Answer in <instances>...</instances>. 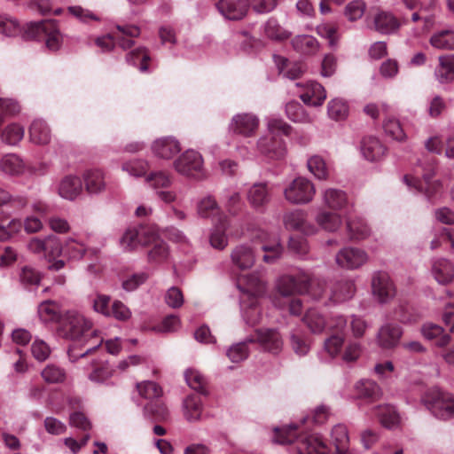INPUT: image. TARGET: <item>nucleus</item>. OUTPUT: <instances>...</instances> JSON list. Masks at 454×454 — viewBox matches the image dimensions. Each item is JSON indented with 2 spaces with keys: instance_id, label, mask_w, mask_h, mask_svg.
I'll use <instances>...</instances> for the list:
<instances>
[{
  "instance_id": "obj_60",
  "label": "nucleus",
  "mask_w": 454,
  "mask_h": 454,
  "mask_svg": "<svg viewBox=\"0 0 454 454\" xmlns=\"http://www.w3.org/2000/svg\"><path fill=\"white\" fill-rule=\"evenodd\" d=\"M365 9L366 4L363 0H353L346 5L344 15L348 20L355 21L363 17Z\"/></svg>"
},
{
  "instance_id": "obj_15",
  "label": "nucleus",
  "mask_w": 454,
  "mask_h": 454,
  "mask_svg": "<svg viewBox=\"0 0 454 454\" xmlns=\"http://www.w3.org/2000/svg\"><path fill=\"white\" fill-rule=\"evenodd\" d=\"M296 86L301 88L299 97L305 105L320 106L326 98L325 88L317 82H297Z\"/></svg>"
},
{
  "instance_id": "obj_51",
  "label": "nucleus",
  "mask_w": 454,
  "mask_h": 454,
  "mask_svg": "<svg viewBox=\"0 0 454 454\" xmlns=\"http://www.w3.org/2000/svg\"><path fill=\"white\" fill-rule=\"evenodd\" d=\"M59 247V241L55 237H48L44 239L38 238L31 239L27 243V249L34 254H41L49 249Z\"/></svg>"
},
{
  "instance_id": "obj_19",
  "label": "nucleus",
  "mask_w": 454,
  "mask_h": 454,
  "mask_svg": "<svg viewBox=\"0 0 454 454\" xmlns=\"http://www.w3.org/2000/svg\"><path fill=\"white\" fill-rule=\"evenodd\" d=\"M152 151L156 157L169 160L180 153L181 145L176 137H164L153 141Z\"/></svg>"
},
{
  "instance_id": "obj_48",
  "label": "nucleus",
  "mask_w": 454,
  "mask_h": 454,
  "mask_svg": "<svg viewBox=\"0 0 454 454\" xmlns=\"http://www.w3.org/2000/svg\"><path fill=\"white\" fill-rule=\"evenodd\" d=\"M430 43L440 50H454V30H440L431 37Z\"/></svg>"
},
{
  "instance_id": "obj_1",
  "label": "nucleus",
  "mask_w": 454,
  "mask_h": 454,
  "mask_svg": "<svg viewBox=\"0 0 454 454\" xmlns=\"http://www.w3.org/2000/svg\"><path fill=\"white\" fill-rule=\"evenodd\" d=\"M297 427L275 428L274 442L280 444L295 443L297 454H326L328 447L318 434L296 435Z\"/></svg>"
},
{
  "instance_id": "obj_12",
  "label": "nucleus",
  "mask_w": 454,
  "mask_h": 454,
  "mask_svg": "<svg viewBox=\"0 0 454 454\" xmlns=\"http://www.w3.org/2000/svg\"><path fill=\"white\" fill-rule=\"evenodd\" d=\"M249 342H257L263 350L277 355L283 348V340L276 329L262 328L255 331V339H248Z\"/></svg>"
},
{
  "instance_id": "obj_38",
  "label": "nucleus",
  "mask_w": 454,
  "mask_h": 454,
  "mask_svg": "<svg viewBox=\"0 0 454 454\" xmlns=\"http://www.w3.org/2000/svg\"><path fill=\"white\" fill-rule=\"evenodd\" d=\"M315 221L320 228L329 232L338 231L342 224L340 215L325 210L317 213Z\"/></svg>"
},
{
  "instance_id": "obj_34",
  "label": "nucleus",
  "mask_w": 454,
  "mask_h": 454,
  "mask_svg": "<svg viewBox=\"0 0 454 454\" xmlns=\"http://www.w3.org/2000/svg\"><path fill=\"white\" fill-rule=\"evenodd\" d=\"M356 288L352 280L341 279L331 286L330 300L333 302H341L353 297Z\"/></svg>"
},
{
  "instance_id": "obj_28",
  "label": "nucleus",
  "mask_w": 454,
  "mask_h": 454,
  "mask_svg": "<svg viewBox=\"0 0 454 454\" xmlns=\"http://www.w3.org/2000/svg\"><path fill=\"white\" fill-rule=\"evenodd\" d=\"M402 334L403 331L399 325L387 324L379 330L378 342L384 348H391L398 343Z\"/></svg>"
},
{
  "instance_id": "obj_31",
  "label": "nucleus",
  "mask_w": 454,
  "mask_h": 454,
  "mask_svg": "<svg viewBox=\"0 0 454 454\" xmlns=\"http://www.w3.org/2000/svg\"><path fill=\"white\" fill-rule=\"evenodd\" d=\"M324 205L332 210H341L348 205V197L344 191L327 188L322 192Z\"/></svg>"
},
{
  "instance_id": "obj_13",
  "label": "nucleus",
  "mask_w": 454,
  "mask_h": 454,
  "mask_svg": "<svg viewBox=\"0 0 454 454\" xmlns=\"http://www.w3.org/2000/svg\"><path fill=\"white\" fill-rule=\"evenodd\" d=\"M368 261V254L365 251L357 247H344L340 249L336 256V263L347 270H356L363 266Z\"/></svg>"
},
{
  "instance_id": "obj_44",
  "label": "nucleus",
  "mask_w": 454,
  "mask_h": 454,
  "mask_svg": "<svg viewBox=\"0 0 454 454\" xmlns=\"http://www.w3.org/2000/svg\"><path fill=\"white\" fill-rule=\"evenodd\" d=\"M229 227V223L226 217L220 216L218 218V224L210 235V244L214 248L223 250L228 245V239L225 231Z\"/></svg>"
},
{
  "instance_id": "obj_47",
  "label": "nucleus",
  "mask_w": 454,
  "mask_h": 454,
  "mask_svg": "<svg viewBox=\"0 0 454 454\" xmlns=\"http://www.w3.org/2000/svg\"><path fill=\"white\" fill-rule=\"evenodd\" d=\"M38 315L44 323L57 322L60 323L63 316L60 315L59 305L51 301H44L38 306Z\"/></svg>"
},
{
  "instance_id": "obj_18",
  "label": "nucleus",
  "mask_w": 454,
  "mask_h": 454,
  "mask_svg": "<svg viewBox=\"0 0 454 454\" xmlns=\"http://www.w3.org/2000/svg\"><path fill=\"white\" fill-rule=\"evenodd\" d=\"M284 224L286 229L299 231L306 235L314 234L317 228L306 220V213L303 210H294L284 215Z\"/></svg>"
},
{
  "instance_id": "obj_5",
  "label": "nucleus",
  "mask_w": 454,
  "mask_h": 454,
  "mask_svg": "<svg viewBox=\"0 0 454 454\" xmlns=\"http://www.w3.org/2000/svg\"><path fill=\"white\" fill-rule=\"evenodd\" d=\"M316 193L315 185L305 177L294 179L284 190L285 199L294 205H302L310 202Z\"/></svg>"
},
{
  "instance_id": "obj_26",
  "label": "nucleus",
  "mask_w": 454,
  "mask_h": 454,
  "mask_svg": "<svg viewBox=\"0 0 454 454\" xmlns=\"http://www.w3.org/2000/svg\"><path fill=\"white\" fill-rule=\"evenodd\" d=\"M152 248L148 252V259L151 262H161L169 256V249L167 243L159 238L154 229H152L149 234Z\"/></svg>"
},
{
  "instance_id": "obj_2",
  "label": "nucleus",
  "mask_w": 454,
  "mask_h": 454,
  "mask_svg": "<svg viewBox=\"0 0 454 454\" xmlns=\"http://www.w3.org/2000/svg\"><path fill=\"white\" fill-rule=\"evenodd\" d=\"M277 288L283 296L308 293L313 299L319 300L324 295L325 282L311 278L309 274L301 272L297 276L280 277L277 283Z\"/></svg>"
},
{
  "instance_id": "obj_36",
  "label": "nucleus",
  "mask_w": 454,
  "mask_h": 454,
  "mask_svg": "<svg viewBox=\"0 0 454 454\" xmlns=\"http://www.w3.org/2000/svg\"><path fill=\"white\" fill-rule=\"evenodd\" d=\"M422 335L429 340H434L435 345L443 348L450 342V336L444 333L442 327L433 323H426L421 327Z\"/></svg>"
},
{
  "instance_id": "obj_46",
  "label": "nucleus",
  "mask_w": 454,
  "mask_h": 454,
  "mask_svg": "<svg viewBox=\"0 0 454 454\" xmlns=\"http://www.w3.org/2000/svg\"><path fill=\"white\" fill-rule=\"evenodd\" d=\"M144 416L153 421H165L169 417V411L162 402L150 401L144 407Z\"/></svg>"
},
{
  "instance_id": "obj_52",
  "label": "nucleus",
  "mask_w": 454,
  "mask_h": 454,
  "mask_svg": "<svg viewBox=\"0 0 454 454\" xmlns=\"http://www.w3.org/2000/svg\"><path fill=\"white\" fill-rule=\"evenodd\" d=\"M145 182L154 190L168 188L172 184L171 176L165 171H153L145 176Z\"/></svg>"
},
{
  "instance_id": "obj_10",
  "label": "nucleus",
  "mask_w": 454,
  "mask_h": 454,
  "mask_svg": "<svg viewBox=\"0 0 454 454\" xmlns=\"http://www.w3.org/2000/svg\"><path fill=\"white\" fill-rule=\"evenodd\" d=\"M260 124L259 117L252 113L235 114L229 124L231 132L245 137H251L256 133Z\"/></svg>"
},
{
  "instance_id": "obj_39",
  "label": "nucleus",
  "mask_w": 454,
  "mask_h": 454,
  "mask_svg": "<svg viewBox=\"0 0 454 454\" xmlns=\"http://www.w3.org/2000/svg\"><path fill=\"white\" fill-rule=\"evenodd\" d=\"M286 114L294 122L309 124L314 121V117L297 101H291L286 105Z\"/></svg>"
},
{
  "instance_id": "obj_25",
  "label": "nucleus",
  "mask_w": 454,
  "mask_h": 454,
  "mask_svg": "<svg viewBox=\"0 0 454 454\" xmlns=\"http://www.w3.org/2000/svg\"><path fill=\"white\" fill-rule=\"evenodd\" d=\"M247 197L251 207L261 208L270 200V191L266 183H256L248 189Z\"/></svg>"
},
{
  "instance_id": "obj_30",
  "label": "nucleus",
  "mask_w": 454,
  "mask_h": 454,
  "mask_svg": "<svg viewBox=\"0 0 454 454\" xmlns=\"http://www.w3.org/2000/svg\"><path fill=\"white\" fill-rule=\"evenodd\" d=\"M346 228L351 239L361 240L371 235V228L360 216L347 215Z\"/></svg>"
},
{
  "instance_id": "obj_37",
  "label": "nucleus",
  "mask_w": 454,
  "mask_h": 454,
  "mask_svg": "<svg viewBox=\"0 0 454 454\" xmlns=\"http://www.w3.org/2000/svg\"><path fill=\"white\" fill-rule=\"evenodd\" d=\"M302 321L309 330L315 334L322 333L327 327V320L317 309H309Z\"/></svg>"
},
{
  "instance_id": "obj_54",
  "label": "nucleus",
  "mask_w": 454,
  "mask_h": 454,
  "mask_svg": "<svg viewBox=\"0 0 454 454\" xmlns=\"http://www.w3.org/2000/svg\"><path fill=\"white\" fill-rule=\"evenodd\" d=\"M328 116L335 121L345 119L348 114L347 103L340 98H333L327 105Z\"/></svg>"
},
{
  "instance_id": "obj_24",
  "label": "nucleus",
  "mask_w": 454,
  "mask_h": 454,
  "mask_svg": "<svg viewBox=\"0 0 454 454\" xmlns=\"http://www.w3.org/2000/svg\"><path fill=\"white\" fill-rule=\"evenodd\" d=\"M103 339L98 335L96 331V336H93L91 340L88 341H79L77 344H73L68 349V356L72 362H75L78 358L83 357L92 351L96 350L101 346Z\"/></svg>"
},
{
  "instance_id": "obj_59",
  "label": "nucleus",
  "mask_w": 454,
  "mask_h": 454,
  "mask_svg": "<svg viewBox=\"0 0 454 454\" xmlns=\"http://www.w3.org/2000/svg\"><path fill=\"white\" fill-rule=\"evenodd\" d=\"M43 379L50 384L63 382L66 373L63 369L54 364H48L41 372Z\"/></svg>"
},
{
  "instance_id": "obj_58",
  "label": "nucleus",
  "mask_w": 454,
  "mask_h": 454,
  "mask_svg": "<svg viewBox=\"0 0 454 454\" xmlns=\"http://www.w3.org/2000/svg\"><path fill=\"white\" fill-rule=\"evenodd\" d=\"M267 130L269 135L271 136H276L278 133L289 136L292 127L281 118L269 117L267 119Z\"/></svg>"
},
{
  "instance_id": "obj_17",
  "label": "nucleus",
  "mask_w": 454,
  "mask_h": 454,
  "mask_svg": "<svg viewBox=\"0 0 454 454\" xmlns=\"http://www.w3.org/2000/svg\"><path fill=\"white\" fill-rule=\"evenodd\" d=\"M231 260L234 267L247 270L255 262L254 248L249 244H239L231 253Z\"/></svg>"
},
{
  "instance_id": "obj_32",
  "label": "nucleus",
  "mask_w": 454,
  "mask_h": 454,
  "mask_svg": "<svg viewBox=\"0 0 454 454\" xmlns=\"http://www.w3.org/2000/svg\"><path fill=\"white\" fill-rule=\"evenodd\" d=\"M86 191L90 194H99L106 191L105 175L99 169L88 170L83 175Z\"/></svg>"
},
{
  "instance_id": "obj_6",
  "label": "nucleus",
  "mask_w": 454,
  "mask_h": 454,
  "mask_svg": "<svg viewBox=\"0 0 454 454\" xmlns=\"http://www.w3.org/2000/svg\"><path fill=\"white\" fill-rule=\"evenodd\" d=\"M2 35L7 37L16 36L15 32L19 31V36L24 41L43 40L46 47L51 51H57L63 43V35L60 30H0Z\"/></svg>"
},
{
  "instance_id": "obj_43",
  "label": "nucleus",
  "mask_w": 454,
  "mask_h": 454,
  "mask_svg": "<svg viewBox=\"0 0 454 454\" xmlns=\"http://www.w3.org/2000/svg\"><path fill=\"white\" fill-rule=\"evenodd\" d=\"M356 392L358 398L376 401L381 396L380 387L372 380H360L356 384Z\"/></svg>"
},
{
  "instance_id": "obj_20",
  "label": "nucleus",
  "mask_w": 454,
  "mask_h": 454,
  "mask_svg": "<svg viewBox=\"0 0 454 454\" xmlns=\"http://www.w3.org/2000/svg\"><path fill=\"white\" fill-rule=\"evenodd\" d=\"M82 191V182L80 177L73 175L64 176L59 183V195L67 200H74Z\"/></svg>"
},
{
  "instance_id": "obj_49",
  "label": "nucleus",
  "mask_w": 454,
  "mask_h": 454,
  "mask_svg": "<svg viewBox=\"0 0 454 454\" xmlns=\"http://www.w3.org/2000/svg\"><path fill=\"white\" fill-rule=\"evenodd\" d=\"M374 23L377 28H399L405 25L402 20L386 11H380L376 14Z\"/></svg>"
},
{
  "instance_id": "obj_23",
  "label": "nucleus",
  "mask_w": 454,
  "mask_h": 454,
  "mask_svg": "<svg viewBox=\"0 0 454 454\" xmlns=\"http://www.w3.org/2000/svg\"><path fill=\"white\" fill-rule=\"evenodd\" d=\"M431 272L439 284L447 285L454 278V265L447 259H436L432 263Z\"/></svg>"
},
{
  "instance_id": "obj_64",
  "label": "nucleus",
  "mask_w": 454,
  "mask_h": 454,
  "mask_svg": "<svg viewBox=\"0 0 454 454\" xmlns=\"http://www.w3.org/2000/svg\"><path fill=\"white\" fill-rule=\"evenodd\" d=\"M19 278L20 283L25 286H37L41 280L39 272L27 265L20 269Z\"/></svg>"
},
{
  "instance_id": "obj_56",
  "label": "nucleus",
  "mask_w": 454,
  "mask_h": 454,
  "mask_svg": "<svg viewBox=\"0 0 454 454\" xmlns=\"http://www.w3.org/2000/svg\"><path fill=\"white\" fill-rule=\"evenodd\" d=\"M137 388L141 396L150 401L158 400L162 395L161 387L153 381L138 383L137 384Z\"/></svg>"
},
{
  "instance_id": "obj_29",
  "label": "nucleus",
  "mask_w": 454,
  "mask_h": 454,
  "mask_svg": "<svg viewBox=\"0 0 454 454\" xmlns=\"http://www.w3.org/2000/svg\"><path fill=\"white\" fill-rule=\"evenodd\" d=\"M434 77L442 84L454 81V55L440 56L439 64L434 70Z\"/></svg>"
},
{
  "instance_id": "obj_21",
  "label": "nucleus",
  "mask_w": 454,
  "mask_h": 454,
  "mask_svg": "<svg viewBox=\"0 0 454 454\" xmlns=\"http://www.w3.org/2000/svg\"><path fill=\"white\" fill-rule=\"evenodd\" d=\"M431 174L423 176V181L410 175L403 176V182L411 189L417 192L425 194L428 199L436 192L439 184L435 182H431Z\"/></svg>"
},
{
  "instance_id": "obj_27",
  "label": "nucleus",
  "mask_w": 454,
  "mask_h": 454,
  "mask_svg": "<svg viewBox=\"0 0 454 454\" xmlns=\"http://www.w3.org/2000/svg\"><path fill=\"white\" fill-rule=\"evenodd\" d=\"M361 152L367 160L376 161L385 155L386 148L377 137H367L361 142Z\"/></svg>"
},
{
  "instance_id": "obj_50",
  "label": "nucleus",
  "mask_w": 454,
  "mask_h": 454,
  "mask_svg": "<svg viewBox=\"0 0 454 454\" xmlns=\"http://www.w3.org/2000/svg\"><path fill=\"white\" fill-rule=\"evenodd\" d=\"M219 212L220 208L217 202L212 196H207L198 202L197 213L200 217L207 218L217 216Z\"/></svg>"
},
{
  "instance_id": "obj_42",
  "label": "nucleus",
  "mask_w": 454,
  "mask_h": 454,
  "mask_svg": "<svg viewBox=\"0 0 454 454\" xmlns=\"http://www.w3.org/2000/svg\"><path fill=\"white\" fill-rule=\"evenodd\" d=\"M184 415L188 421H197L202 414V401L199 395L187 396L183 403Z\"/></svg>"
},
{
  "instance_id": "obj_14",
  "label": "nucleus",
  "mask_w": 454,
  "mask_h": 454,
  "mask_svg": "<svg viewBox=\"0 0 454 454\" xmlns=\"http://www.w3.org/2000/svg\"><path fill=\"white\" fill-rule=\"evenodd\" d=\"M153 228L139 226L129 228L121 238L120 244L124 250L129 251L138 246H147L151 243L149 234Z\"/></svg>"
},
{
  "instance_id": "obj_45",
  "label": "nucleus",
  "mask_w": 454,
  "mask_h": 454,
  "mask_svg": "<svg viewBox=\"0 0 454 454\" xmlns=\"http://www.w3.org/2000/svg\"><path fill=\"white\" fill-rule=\"evenodd\" d=\"M275 62L279 73L283 74L285 77L290 80L298 79L304 72L301 63H290L289 60L284 57L275 56Z\"/></svg>"
},
{
  "instance_id": "obj_16",
  "label": "nucleus",
  "mask_w": 454,
  "mask_h": 454,
  "mask_svg": "<svg viewBox=\"0 0 454 454\" xmlns=\"http://www.w3.org/2000/svg\"><path fill=\"white\" fill-rule=\"evenodd\" d=\"M216 6L225 19L238 20L246 16L248 0H220Z\"/></svg>"
},
{
  "instance_id": "obj_41",
  "label": "nucleus",
  "mask_w": 454,
  "mask_h": 454,
  "mask_svg": "<svg viewBox=\"0 0 454 454\" xmlns=\"http://www.w3.org/2000/svg\"><path fill=\"white\" fill-rule=\"evenodd\" d=\"M30 140L37 145H46L51 140V130L43 120H35L29 128Z\"/></svg>"
},
{
  "instance_id": "obj_57",
  "label": "nucleus",
  "mask_w": 454,
  "mask_h": 454,
  "mask_svg": "<svg viewBox=\"0 0 454 454\" xmlns=\"http://www.w3.org/2000/svg\"><path fill=\"white\" fill-rule=\"evenodd\" d=\"M309 170L319 180L328 177V170L324 159L318 155L310 157L307 162Z\"/></svg>"
},
{
  "instance_id": "obj_22",
  "label": "nucleus",
  "mask_w": 454,
  "mask_h": 454,
  "mask_svg": "<svg viewBox=\"0 0 454 454\" xmlns=\"http://www.w3.org/2000/svg\"><path fill=\"white\" fill-rule=\"evenodd\" d=\"M87 248L84 244L74 238H68L65 240L63 246L59 243V247L55 248L52 254H63L70 260H81L85 255Z\"/></svg>"
},
{
  "instance_id": "obj_62",
  "label": "nucleus",
  "mask_w": 454,
  "mask_h": 454,
  "mask_svg": "<svg viewBox=\"0 0 454 454\" xmlns=\"http://www.w3.org/2000/svg\"><path fill=\"white\" fill-rule=\"evenodd\" d=\"M248 339L246 341H242L237 344L232 345L227 350V356L232 363H239L244 361L248 356V348L247 344L248 343Z\"/></svg>"
},
{
  "instance_id": "obj_40",
  "label": "nucleus",
  "mask_w": 454,
  "mask_h": 454,
  "mask_svg": "<svg viewBox=\"0 0 454 454\" xmlns=\"http://www.w3.org/2000/svg\"><path fill=\"white\" fill-rule=\"evenodd\" d=\"M294 49L304 55L315 54L319 48V43L315 37L309 35H300L292 40Z\"/></svg>"
},
{
  "instance_id": "obj_11",
  "label": "nucleus",
  "mask_w": 454,
  "mask_h": 454,
  "mask_svg": "<svg viewBox=\"0 0 454 454\" xmlns=\"http://www.w3.org/2000/svg\"><path fill=\"white\" fill-rule=\"evenodd\" d=\"M258 153L267 160H281L285 157L286 149L285 142L277 136H262L256 143Z\"/></svg>"
},
{
  "instance_id": "obj_55",
  "label": "nucleus",
  "mask_w": 454,
  "mask_h": 454,
  "mask_svg": "<svg viewBox=\"0 0 454 454\" xmlns=\"http://www.w3.org/2000/svg\"><path fill=\"white\" fill-rule=\"evenodd\" d=\"M185 381L188 386L200 394H207L206 380L203 375L193 369H188L184 373Z\"/></svg>"
},
{
  "instance_id": "obj_35",
  "label": "nucleus",
  "mask_w": 454,
  "mask_h": 454,
  "mask_svg": "<svg viewBox=\"0 0 454 454\" xmlns=\"http://www.w3.org/2000/svg\"><path fill=\"white\" fill-rule=\"evenodd\" d=\"M26 165L15 153H6L0 159V170L9 176H20L24 173Z\"/></svg>"
},
{
  "instance_id": "obj_33",
  "label": "nucleus",
  "mask_w": 454,
  "mask_h": 454,
  "mask_svg": "<svg viewBox=\"0 0 454 454\" xmlns=\"http://www.w3.org/2000/svg\"><path fill=\"white\" fill-rule=\"evenodd\" d=\"M376 415L381 425L388 429L398 428L401 425V418L395 408L389 404L379 405L376 408Z\"/></svg>"
},
{
  "instance_id": "obj_53",
  "label": "nucleus",
  "mask_w": 454,
  "mask_h": 454,
  "mask_svg": "<svg viewBox=\"0 0 454 454\" xmlns=\"http://www.w3.org/2000/svg\"><path fill=\"white\" fill-rule=\"evenodd\" d=\"M24 137V129L17 123H12L4 128L1 134L4 143L10 145H16Z\"/></svg>"
},
{
  "instance_id": "obj_3",
  "label": "nucleus",
  "mask_w": 454,
  "mask_h": 454,
  "mask_svg": "<svg viewBox=\"0 0 454 454\" xmlns=\"http://www.w3.org/2000/svg\"><path fill=\"white\" fill-rule=\"evenodd\" d=\"M59 334L63 338L79 341H88L96 336V330L91 328V323L82 315L75 311H67L60 320Z\"/></svg>"
},
{
  "instance_id": "obj_8",
  "label": "nucleus",
  "mask_w": 454,
  "mask_h": 454,
  "mask_svg": "<svg viewBox=\"0 0 454 454\" xmlns=\"http://www.w3.org/2000/svg\"><path fill=\"white\" fill-rule=\"evenodd\" d=\"M426 406L439 419L449 420L454 418V395L450 393H436L426 400Z\"/></svg>"
},
{
  "instance_id": "obj_4",
  "label": "nucleus",
  "mask_w": 454,
  "mask_h": 454,
  "mask_svg": "<svg viewBox=\"0 0 454 454\" xmlns=\"http://www.w3.org/2000/svg\"><path fill=\"white\" fill-rule=\"evenodd\" d=\"M238 287L250 300V308L244 312V317L248 324L254 325L259 321L255 301L265 292V282L257 273L247 274L238 279Z\"/></svg>"
},
{
  "instance_id": "obj_61",
  "label": "nucleus",
  "mask_w": 454,
  "mask_h": 454,
  "mask_svg": "<svg viewBox=\"0 0 454 454\" xmlns=\"http://www.w3.org/2000/svg\"><path fill=\"white\" fill-rule=\"evenodd\" d=\"M383 129L387 135L397 141H403L406 137L399 121L395 118L386 119L383 123Z\"/></svg>"
},
{
  "instance_id": "obj_7",
  "label": "nucleus",
  "mask_w": 454,
  "mask_h": 454,
  "mask_svg": "<svg viewBox=\"0 0 454 454\" xmlns=\"http://www.w3.org/2000/svg\"><path fill=\"white\" fill-rule=\"evenodd\" d=\"M175 169L181 175L201 178L204 176L202 156L194 150L185 151L174 161Z\"/></svg>"
},
{
  "instance_id": "obj_63",
  "label": "nucleus",
  "mask_w": 454,
  "mask_h": 454,
  "mask_svg": "<svg viewBox=\"0 0 454 454\" xmlns=\"http://www.w3.org/2000/svg\"><path fill=\"white\" fill-rule=\"evenodd\" d=\"M126 59L134 66L139 65V69L142 72H145L148 69L147 61L150 59V57L145 49L139 48L128 53Z\"/></svg>"
},
{
  "instance_id": "obj_9",
  "label": "nucleus",
  "mask_w": 454,
  "mask_h": 454,
  "mask_svg": "<svg viewBox=\"0 0 454 454\" xmlns=\"http://www.w3.org/2000/svg\"><path fill=\"white\" fill-rule=\"evenodd\" d=\"M372 292L380 303L389 302L395 295V286L389 275L384 271H377L372 278Z\"/></svg>"
}]
</instances>
